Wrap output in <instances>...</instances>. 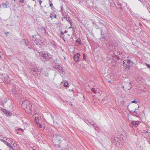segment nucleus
Listing matches in <instances>:
<instances>
[{
    "label": "nucleus",
    "mask_w": 150,
    "mask_h": 150,
    "mask_svg": "<svg viewBox=\"0 0 150 150\" xmlns=\"http://www.w3.org/2000/svg\"><path fill=\"white\" fill-rule=\"evenodd\" d=\"M37 124V125L38 127L41 130H43L44 129V125H43L40 124L39 123V122L38 123H36Z\"/></svg>",
    "instance_id": "2eb2a0df"
},
{
    "label": "nucleus",
    "mask_w": 150,
    "mask_h": 150,
    "mask_svg": "<svg viewBox=\"0 0 150 150\" xmlns=\"http://www.w3.org/2000/svg\"><path fill=\"white\" fill-rule=\"evenodd\" d=\"M9 147H10L12 149H13V150H14V148H13V147L12 146H11H11H10Z\"/></svg>",
    "instance_id": "ea45409f"
},
{
    "label": "nucleus",
    "mask_w": 150,
    "mask_h": 150,
    "mask_svg": "<svg viewBox=\"0 0 150 150\" xmlns=\"http://www.w3.org/2000/svg\"><path fill=\"white\" fill-rule=\"evenodd\" d=\"M98 28H99V27H98V28H97V29Z\"/></svg>",
    "instance_id": "680f3d73"
},
{
    "label": "nucleus",
    "mask_w": 150,
    "mask_h": 150,
    "mask_svg": "<svg viewBox=\"0 0 150 150\" xmlns=\"http://www.w3.org/2000/svg\"><path fill=\"white\" fill-rule=\"evenodd\" d=\"M11 5V4L8 1H6V3H3L1 4V6L3 8H8Z\"/></svg>",
    "instance_id": "1a4fd4ad"
},
{
    "label": "nucleus",
    "mask_w": 150,
    "mask_h": 150,
    "mask_svg": "<svg viewBox=\"0 0 150 150\" xmlns=\"http://www.w3.org/2000/svg\"><path fill=\"white\" fill-rule=\"evenodd\" d=\"M53 137L55 138V139L57 140L59 142H60V143L61 142L60 137L58 134H55L53 135Z\"/></svg>",
    "instance_id": "4468645a"
},
{
    "label": "nucleus",
    "mask_w": 150,
    "mask_h": 150,
    "mask_svg": "<svg viewBox=\"0 0 150 150\" xmlns=\"http://www.w3.org/2000/svg\"><path fill=\"white\" fill-rule=\"evenodd\" d=\"M22 106L26 108L27 110H30L31 111L32 105L28 100H25L22 102Z\"/></svg>",
    "instance_id": "20e7f679"
},
{
    "label": "nucleus",
    "mask_w": 150,
    "mask_h": 150,
    "mask_svg": "<svg viewBox=\"0 0 150 150\" xmlns=\"http://www.w3.org/2000/svg\"><path fill=\"white\" fill-rule=\"evenodd\" d=\"M127 63L129 65V67L132 66L133 64V62L129 59H128Z\"/></svg>",
    "instance_id": "4be33fe9"
},
{
    "label": "nucleus",
    "mask_w": 150,
    "mask_h": 150,
    "mask_svg": "<svg viewBox=\"0 0 150 150\" xmlns=\"http://www.w3.org/2000/svg\"><path fill=\"white\" fill-rule=\"evenodd\" d=\"M53 16H54V18H56V14H54V15H53Z\"/></svg>",
    "instance_id": "c03bdc74"
},
{
    "label": "nucleus",
    "mask_w": 150,
    "mask_h": 150,
    "mask_svg": "<svg viewBox=\"0 0 150 150\" xmlns=\"http://www.w3.org/2000/svg\"><path fill=\"white\" fill-rule=\"evenodd\" d=\"M140 1L142 3V4L143 5H144L146 4V1Z\"/></svg>",
    "instance_id": "bb28decb"
},
{
    "label": "nucleus",
    "mask_w": 150,
    "mask_h": 150,
    "mask_svg": "<svg viewBox=\"0 0 150 150\" xmlns=\"http://www.w3.org/2000/svg\"><path fill=\"white\" fill-rule=\"evenodd\" d=\"M81 40H80V38L78 39L76 41L75 45L76 46H78L79 44L81 43Z\"/></svg>",
    "instance_id": "412c9836"
},
{
    "label": "nucleus",
    "mask_w": 150,
    "mask_h": 150,
    "mask_svg": "<svg viewBox=\"0 0 150 150\" xmlns=\"http://www.w3.org/2000/svg\"><path fill=\"white\" fill-rule=\"evenodd\" d=\"M51 57L50 54L47 52L42 51L39 53V58L42 61H48L50 59Z\"/></svg>",
    "instance_id": "f03ea898"
},
{
    "label": "nucleus",
    "mask_w": 150,
    "mask_h": 150,
    "mask_svg": "<svg viewBox=\"0 0 150 150\" xmlns=\"http://www.w3.org/2000/svg\"><path fill=\"white\" fill-rule=\"evenodd\" d=\"M4 142H5L6 144L8 147H9L10 146H11L10 144L9 143H8L5 141L4 142Z\"/></svg>",
    "instance_id": "cd10ccee"
},
{
    "label": "nucleus",
    "mask_w": 150,
    "mask_h": 150,
    "mask_svg": "<svg viewBox=\"0 0 150 150\" xmlns=\"http://www.w3.org/2000/svg\"><path fill=\"white\" fill-rule=\"evenodd\" d=\"M68 83L67 81L65 82L64 83L65 87H68L69 86Z\"/></svg>",
    "instance_id": "a878e982"
},
{
    "label": "nucleus",
    "mask_w": 150,
    "mask_h": 150,
    "mask_svg": "<svg viewBox=\"0 0 150 150\" xmlns=\"http://www.w3.org/2000/svg\"><path fill=\"white\" fill-rule=\"evenodd\" d=\"M92 125L94 129L96 130L97 129H98V125L97 124H96L95 122H92Z\"/></svg>",
    "instance_id": "6ab92c4d"
},
{
    "label": "nucleus",
    "mask_w": 150,
    "mask_h": 150,
    "mask_svg": "<svg viewBox=\"0 0 150 150\" xmlns=\"http://www.w3.org/2000/svg\"><path fill=\"white\" fill-rule=\"evenodd\" d=\"M139 24H140V25H142L141 24L139 23Z\"/></svg>",
    "instance_id": "6e6d98bb"
},
{
    "label": "nucleus",
    "mask_w": 150,
    "mask_h": 150,
    "mask_svg": "<svg viewBox=\"0 0 150 150\" xmlns=\"http://www.w3.org/2000/svg\"><path fill=\"white\" fill-rule=\"evenodd\" d=\"M63 19H65L66 20L68 21L69 23L71 24V21L70 19V18L69 16L68 15H66L64 17L62 18V20L63 21Z\"/></svg>",
    "instance_id": "ddd939ff"
},
{
    "label": "nucleus",
    "mask_w": 150,
    "mask_h": 150,
    "mask_svg": "<svg viewBox=\"0 0 150 150\" xmlns=\"http://www.w3.org/2000/svg\"><path fill=\"white\" fill-rule=\"evenodd\" d=\"M130 114L133 116H136L137 117H138V115L134 114V112H130Z\"/></svg>",
    "instance_id": "b1692460"
},
{
    "label": "nucleus",
    "mask_w": 150,
    "mask_h": 150,
    "mask_svg": "<svg viewBox=\"0 0 150 150\" xmlns=\"http://www.w3.org/2000/svg\"><path fill=\"white\" fill-rule=\"evenodd\" d=\"M116 46L113 43H111L110 45V46L109 47V49L111 51H114L116 50Z\"/></svg>",
    "instance_id": "9d476101"
},
{
    "label": "nucleus",
    "mask_w": 150,
    "mask_h": 150,
    "mask_svg": "<svg viewBox=\"0 0 150 150\" xmlns=\"http://www.w3.org/2000/svg\"><path fill=\"white\" fill-rule=\"evenodd\" d=\"M87 124L89 126H91V125L93 126V125H92V122H88V123H87Z\"/></svg>",
    "instance_id": "7c9ffc66"
},
{
    "label": "nucleus",
    "mask_w": 150,
    "mask_h": 150,
    "mask_svg": "<svg viewBox=\"0 0 150 150\" xmlns=\"http://www.w3.org/2000/svg\"><path fill=\"white\" fill-rule=\"evenodd\" d=\"M111 81L110 80H109L108 81L110 82Z\"/></svg>",
    "instance_id": "4d7b16f0"
},
{
    "label": "nucleus",
    "mask_w": 150,
    "mask_h": 150,
    "mask_svg": "<svg viewBox=\"0 0 150 150\" xmlns=\"http://www.w3.org/2000/svg\"><path fill=\"white\" fill-rule=\"evenodd\" d=\"M50 6L53 9L54 8L53 6V4L52 3H51L50 5Z\"/></svg>",
    "instance_id": "c756f323"
},
{
    "label": "nucleus",
    "mask_w": 150,
    "mask_h": 150,
    "mask_svg": "<svg viewBox=\"0 0 150 150\" xmlns=\"http://www.w3.org/2000/svg\"><path fill=\"white\" fill-rule=\"evenodd\" d=\"M16 133H17V134H18V132H16Z\"/></svg>",
    "instance_id": "864d4df0"
},
{
    "label": "nucleus",
    "mask_w": 150,
    "mask_h": 150,
    "mask_svg": "<svg viewBox=\"0 0 150 150\" xmlns=\"http://www.w3.org/2000/svg\"><path fill=\"white\" fill-rule=\"evenodd\" d=\"M140 123V122L139 121L133 120L131 122L129 125V126L130 127H137Z\"/></svg>",
    "instance_id": "423d86ee"
},
{
    "label": "nucleus",
    "mask_w": 150,
    "mask_h": 150,
    "mask_svg": "<svg viewBox=\"0 0 150 150\" xmlns=\"http://www.w3.org/2000/svg\"><path fill=\"white\" fill-rule=\"evenodd\" d=\"M21 130L22 131H23V129H21V128H19L18 129V130H19H19Z\"/></svg>",
    "instance_id": "58836bf2"
},
{
    "label": "nucleus",
    "mask_w": 150,
    "mask_h": 150,
    "mask_svg": "<svg viewBox=\"0 0 150 150\" xmlns=\"http://www.w3.org/2000/svg\"><path fill=\"white\" fill-rule=\"evenodd\" d=\"M92 90L93 92L94 93H100L99 89L98 88H93L92 89Z\"/></svg>",
    "instance_id": "dca6fc26"
},
{
    "label": "nucleus",
    "mask_w": 150,
    "mask_h": 150,
    "mask_svg": "<svg viewBox=\"0 0 150 150\" xmlns=\"http://www.w3.org/2000/svg\"><path fill=\"white\" fill-rule=\"evenodd\" d=\"M28 48H30V49H31V48H30V47H28Z\"/></svg>",
    "instance_id": "13d9d810"
},
{
    "label": "nucleus",
    "mask_w": 150,
    "mask_h": 150,
    "mask_svg": "<svg viewBox=\"0 0 150 150\" xmlns=\"http://www.w3.org/2000/svg\"><path fill=\"white\" fill-rule=\"evenodd\" d=\"M24 2V1H19V3H23Z\"/></svg>",
    "instance_id": "79ce46f5"
},
{
    "label": "nucleus",
    "mask_w": 150,
    "mask_h": 150,
    "mask_svg": "<svg viewBox=\"0 0 150 150\" xmlns=\"http://www.w3.org/2000/svg\"><path fill=\"white\" fill-rule=\"evenodd\" d=\"M42 28L45 31L46 30V29H47V28L46 27H43Z\"/></svg>",
    "instance_id": "e433bc0d"
},
{
    "label": "nucleus",
    "mask_w": 150,
    "mask_h": 150,
    "mask_svg": "<svg viewBox=\"0 0 150 150\" xmlns=\"http://www.w3.org/2000/svg\"><path fill=\"white\" fill-rule=\"evenodd\" d=\"M146 64L148 68H150V65L148 64L147 63H146Z\"/></svg>",
    "instance_id": "f704fd0d"
},
{
    "label": "nucleus",
    "mask_w": 150,
    "mask_h": 150,
    "mask_svg": "<svg viewBox=\"0 0 150 150\" xmlns=\"http://www.w3.org/2000/svg\"><path fill=\"white\" fill-rule=\"evenodd\" d=\"M22 42L23 43H24L26 45H28L29 43L28 41V40H27V39H23L22 40Z\"/></svg>",
    "instance_id": "aec40b11"
},
{
    "label": "nucleus",
    "mask_w": 150,
    "mask_h": 150,
    "mask_svg": "<svg viewBox=\"0 0 150 150\" xmlns=\"http://www.w3.org/2000/svg\"><path fill=\"white\" fill-rule=\"evenodd\" d=\"M137 103V101L136 100H134L133 101H132L131 102V103Z\"/></svg>",
    "instance_id": "2f4dec72"
},
{
    "label": "nucleus",
    "mask_w": 150,
    "mask_h": 150,
    "mask_svg": "<svg viewBox=\"0 0 150 150\" xmlns=\"http://www.w3.org/2000/svg\"><path fill=\"white\" fill-rule=\"evenodd\" d=\"M43 42V40L39 39H36L34 40V42L37 45H41Z\"/></svg>",
    "instance_id": "6e6552de"
},
{
    "label": "nucleus",
    "mask_w": 150,
    "mask_h": 150,
    "mask_svg": "<svg viewBox=\"0 0 150 150\" xmlns=\"http://www.w3.org/2000/svg\"><path fill=\"white\" fill-rule=\"evenodd\" d=\"M72 28V27H71V26L69 28Z\"/></svg>",
    "instance_id": "603ef678"
},
{
    "label": "nucleus",
    "mask_w": 150,
    "mask_h": 150,
    "mask_svg": "<svg viewBox=\"0 0 150 150\" xmlns=\"http://www.w3.org/2000/svg\"><path fill=\"white\" fill-rule=\"evenodd\" d=\"M41 116L40 114L39 113H35L33 115V117L35 118V123L39 122L41 119Z\"/></svg>",
    "instance_id": "39448f33"
},
{
    "label": "nucleus",
    "mask_w": 150,
    "mask_h": 150,
    "mask_svg": "<svg viewBox=\"0 0 150 150\" xmlns=\"http://www.w3.org/2000/svg\"><path fill=\"white\" fill-rule=\"evenodd\" d=\"M44 75L45 76H48V73H47V72H45V73H44Z\"/></svg>",
    "instance_id": "473e14b6"
},
{
    "label": "nucleus",
    "mask_w": 150,
    "mask_h": 150,
    "mask_svg": "<svg viewBox=\"0 0 150 150\" xmlns=\"http://www.w3.org/2000/svg\"><path fill=\"white\" fill-rule=\"evenodd\" d=\"M0 58H1V56H0Z\"/></svg>",
    "instance_id": "052dcab7"
},
{
    "label": "nucleus",
    "mask_w": 150,
    "mask_h": 150,
    "mask_svg": "<svg viewBox=\"0 0 150 150\" xmlns=\"http://www.w3.org/2000/svg\"><path fill=\"white\" fill-rule=\"evenodd\" d=\"M54 14V12H52L50 13V17L52 18V17Z\"/></svg>",
    "instance_id": "393cba45"
},
{
    "label": "nucleus",
    "mask_w": 150,
    "mask_h": 150,
    "mask_svg": "<svg viewBox=\"0 0 150 150\" xmlns=\"http://www.w3.org/2000/svg\"><path fill=\"white\" fill-rule=\"evenodd\" d=\"M12 92H13V93H14V94H16V90L14 88V89H12Z\"/></svg>",
    "instance_id": "c85d7f7f"
},
{
    "label": "nucleus",
    "mask_w": 150,
    "mask_h": 150,
    "mask_svg": "<svg viewBox=\"0 0 150 150\" xmlns=\"http://www.w3.org/2000/svg\"><path fill=\"white\" fill-rule=\"evenodd\" d=\"M1 110L7 116H10L11 115L12 113L9 110H6L5 109L0 108Z\"/></svg>",
    "instance_id": "0eeeda50"
},
{
    "label": "nucleus",
    "mask_w": 150,
    "mask_h": 150,
    "mask_svg": "<svg viewBox=\"0 0 150 150\" xmlns=\"http://www.w3.org/2000/svg\"><path fill=\"white\" fill-rule=\"evenodd\" d=\"M35 76H37L38 75V74L37 73H35V74L34 75Z\"/></svg>",
    "instance_id": "de8ad7c7"
},
{
    "label": "nucleus",
    "mask_w": 150,
    "mask_h": 150,
    "mask_svg": "<svg viewBox=\"0 0 150 150\" xmlns=\"http://www.w3.org/2000/svg\"><path fill=\"white\" fill-rule=\"evenodd\" d=\"M98 28H99V27H98V28H97V29Z\"/></svg>",
    "instance_id": "e2e57ef3"
},
{
    "label": "nucleus",
    "mask_w": 150,
    "mask_h": 150,
    "mask_svg": "<svg viewBox=\"0 0 150 150\" xmlns=\"http://www.w3.org/2000/svg\"><path fill=\"white\" fill-rule=\"evenodd\" d=\"M7 101V100H4V103H6V102Z\"/></svg>",
    "instance_id": "a18cd8bd"
},
{
    "label": "nucleus",
    "mask_w": 150,
    "mask_h": 150,
    "mask_svg": "<svg viewBox=\"0 0 150 150\" xmlns=\"http://www.w3.org/2000/svg\"><path fill=\"white\" fill-rule=\"evenodd\" d=\"M137 109H135L133 111H132V112H137Z\"/></svg>",
    "instance_id": "4c0bfd02"
},
{
    "label": "nucleus",
    "mask_w": 150,
    "mask_h": 150,
    "mask_svg": "<svg viewBox=\"0 0 150 150\" xmlns=\"http://www.w3.org/2000/svg\"><path fill=\"white\" fill-rule=\"evenodd\" d=\"M109 76H110V75H109Z\"/></svg>",
    "instance_id": "bf43d9fd"
},
{
    "label": "nucleus",
    "mask_w": 150,
    "mask_h": 150,
    "mask_svg": "<svg viewBox=\"0 0 150 150\" xmlns=\"http://www.w3.org/2000/svg\"><path fill=\"white\" fill-rule=\"evenodd\" d=\"M80 56L79 53H77L75 54L74 56V59L76 62H78L79 61V57Z\"/></svg>",
    "instance_id": "f8f14e48"
},
{
    "label": "nucleus",
    "mask_w": 150,
    "mask_h": 150,
    "mask_svg": "<svg viewBox=\"0 0 150 150\" xmlns=\"http://www.w3.org/2000/svg\"><path fill=\"white\" fill-rule=\"evenodd\" d=\"M67 33V31H66V30H65V31L64 32V33Z\"/></svg>",
    "instance_id": "09e8293b"
},
{
    "label": "nucleus",
    "mask_w": 150,
    "mask_h": 150,
    "mask_svg": "<svg viewBox=\"0 0 150 150\" xmlns=\"http://www.w3.org/2000/svg\"><path fill=\"white\" fill-rule=\"evenodd\" d=\"M103 31L102 30H100V34L101 35H102L103 34H102V33H103Z\"/></svg>",
    "instance_id": "37998d69"
},
{
    "label": "nucleus",
    "mask_w": 150,
    "mask_h": 150,
    "mask_svg": "<svg viewBox=\"0 0 150 150\" xmlns=\"http://www.w3.org/2000/svg\"><path fill=\"white\" fill-rule=\"evenodd\" d=\"M103 38H105V36H103Z\"/></svg>",
    "instance_id": "5fc2aeb1"
},
{
    "label": "nucleus",
    "mask_w": 150,
    "mask_h": 150,
    "mask_svg": "<svg viewBox=\"0 0 150 150\" xmlns=\"http://www.w3.org/2000/svg\"><path fill=\"white\" fill-rule=\"evenodd\" d=\"M37 2H39V3L41 5V4L42 2V1H37Z\"/></svg>",
    "instance_id": "72a5a7b5"
},
{
    "label": "nucleus",
    "mask_w": 150,
    "mask_h": 150,
    "mask_svg": "<svg viewBox=\"0 0 150 150\" xmlns=\"http://www.w3.org/2000/svg\"><path fill=\"white\" fill-rule=\"evenodd\" d=\"M36 36L35 35H33V36H32V37H35V36Z\"/></svg>",
    "instance_id": "8fccbe9b"
},
{
    "label": "nucleus",
    "mask_w": 150,
    "mask_h": 150,
    "mask_svg": "<svg viewBox=\"0 0 150 150\" xmlns=\"http://www.w3.org/2000/svg\"><path fill=\"white\" fill-rule=\"evenodd\" d=\"M58 147H60V145H58Z\"/></svg>",
    "instance_id": "3c124183"
},
{
    "label": "nucleus",
    "mask_w": 150,
    "mask_h": 150,
    "mask_svg": "<svg viewBox=\"0 0 150 150\" xmlns=\"http://www.w3.org/2000/svg\"><path fill=\"white\" fill-rule=\"evenodd\" d=\"M101 21H102V20L100 19V23L103 25V23H102L101 22Z\"/></svg>",
    "instance_id": "a19ab883"
},
{
    "label": "nucleus",
    "mask_w": 150,
    "mask_h": 150,
    "mask_svg": "<svg viewBox=\"0 0 150 150\" xmlns=\"http://www.w3.org/2000/svg\"><path fill=\"white\" fill-rule=\"evenodd\" d=\"M110 3L111 6L113 7L116 6V3L118 7L121 9H122L126 5V3H125L122 1H117L116 2L115 1V2H110Z\"/></svg>",
    "instance_id": "7ed1b4c3"
},
{
    "label": "nucleus",
    "mask_w": 150,
    "mask_h": 150,
    "mask_svg": "<svg viewBox=\"0 0 150 150\" xmlns=\"http://www.w3.org/2000/svg\"><path fill=\"white\" fill-rule=\"evenodd\" d=\"M10 142L11 143V144H12V143L13 142V141L11 140H10Z\"/></svg>",
    "instance_id": "49530a36"
},
{
    "label": "nucleus",
    "mask_w": 150,
    "mask_h": 150,
    "mask_svg": "<svg viewBox=\"0 0 150 150\" xmlns=\"http://www.w3.org/2000/svg\"><path fill=\"white\" fill-rule=\"evenodd\" d=\"M127 85L129 86V87L128 88H126L127 90H129L132 87L131 86V83H127Z\"/></svg>",
    "instance_id": "5701e85b"
},
{
    "label": "nucleus",
    "mask_w": 150,
    "mask_h": 150,
    "mask_svg": "<svg viewBox=\"0 0 150 150\" xmlns=\"http://www.w3.org/2000/svg\"><path fill=\"white\" fill-rule=\"evenodd\" d=\"M83 59L84 60L86 59V55L85 54H83Z\"/></svg>",
    "instance_id": "c9c22d12"
},
{
    "label": "nucleus",
    "mask_w": 150,
    "mask_h": 150,
    "mask_svg": "<svg viewBox=\"0 0 150 150\" xmlns=\"http://www.w3.org/2000/svg\"><path fill=\"white\" fill-rule=\"evenodd\" d=\"M42 70V68L35 67L32 69V70L31 71V72L32 73H33V72H41Z\"/></svg>",
    "instance_id": "9b49d317"
},
{
    "label": "nucleus",
    "mask_w": 150,
    "mask_h": 150,
    "mask_svg": "<svg viewBox=\"0 0 150 150\" xmlns=\"http://www.w3.org/2000/svg\"><path fill=\"white\" fill-rule=\"evenodd\" d=\"M64 34V33L62 31L61 32L60 34V36L62 38L64 41H65V39H66V38L65 37V36L63 35Z\"/></svg>",
    "instance_id": "f3484780"
},
{
    "label": "nucleus",
    "mask_w": 150,
    "mask_h": 150,
    "mask_svg": "<svg viewBox=\"0 0 150 150\" xmlns=\"http://www.w3.org/2000/svg\"><path fill=\"white\" fill-rule=\"evenodd\" d=\"M124 137L122 134L117 135L114 138V142L118 147H121L124 142Z\"/></svg>",
    "instance_id": "f257e3e1"
},
{
    "label": "nucleus",
    "mask_w": 150,
    "mask_h": 150,
    "mask_svg": "<svg viewBox=\"0 0 150 150\" xmlns=\"http://www.w3.org/2000/svg\"><path fill=\"white\" fill-rule=\"evenodd\" d=\"M128 59L124 60L123 62V64L124 66H126L127 67H129V65L127 64Z\"/></svg>",
    "instance_id": "a211bd4d"
}]
</instances>
